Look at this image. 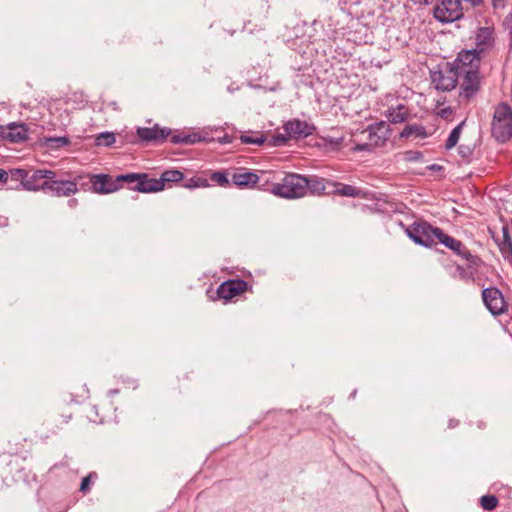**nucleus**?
I'll return each instance as SVG.
<instances>
[{"label":"nucleus","instance_id":"1","mask_svg":"<svg viewBox=\"0 0 512 512\" xmlns=\"http://www.w3.org/2000/svg\"><path fill=\"white\" fill-rule=\"evenodd\" d=\"M459 66V91L460 103H469L474 100L481 90L483 77L480 73L479 58L471 51H460L458 53Z\"/></svg>","mask_w":512,"mask_h":512},{"label":"nucleus","instance_id":"2","mask_svg":"<svg viewBox=\"0 0 512 512\" xmlns=\"http://www.w3.org/2000/svg\"><path fill=\"white\" fill-rule=\"evenodd\" d=\"M276 180V175L272 172L271 182L267 191L275 196L285 199H299L305 197L306 176L297 173H284V176Z\"/></svg>","mask_w":512,"mask_h":512},{"label":"nucleus","instance_id":"3","mask_svg":"<svg viewBox=\"0 0 512 512\" xmlns=\"http://www.w3.org/2000/svg\"><path fill=\"white\" fill-rule=\"evenodd\" d=\"M56 176V172L48 169H12L10 170V178L20 181L24 189L29 191H46L49 179Z\"/></svg>","mask_w":512,"mask_h":512},{"label":"nucleus","instance_id":"4","mask_svg":"<svg viewBox=\"0 0 512 512\" xmlns=\"http://www.w3.org/2000/svg\"><path fill=\"white\" fill-rule=\"evenodd\" d=\"M491 134L498 143H506L512 138V109L507 103L501 102L495 107Z\"/></svg>","mask_w":512,"mask_h":512},{"label":"nucleus","instance_id":"5","mask_svg":"<svg viewBox=\"0 0 512 512\" xmlns=\"http://www.w3.org/2000/svg\"><path fill=\"white\" fill-rule=\"evenodd\" d=\"M462 62H458V56L452 62H445L438 66V69L431 71V82L437 90L451 91L459 80V66Z\"/></svg>","mask_w":512,"mask_h":512},{"label":"nucleus","instance_id":"6","mask_svg":"<svg viewBox=\"0 0 512 512\" xmlns=\"http://www.w3.org/2000/svg\"><path fill=\"white\" fill-rule=\"evenodd\" d=\"M272 172L260 171V173L250 172L246 168H239L232 174L231 182L240 188H253L267 191L271 182Z\"/></svg>","mask_w":512,"mask_h":512},{"label":"nucleus","instance_id":"7","mask_svg":"<svg viewBox=\"0 0 512 512\" xmlns=\"http://www.w3.org/2000/svg\"><path fill=\"white\" fill-rule=\"evenodd\" d=\"M389 126L384 121L371 124L362 133H367L368 142L356 144L354 151H371L385 144L388 138Z\"/></svg>","mask_w":512,"mask_h":512},{"label":"nucleus","instance_id":"8","mask_svg":"<svg viewBox=\"0 0 512 512\" xmlns=\"http://www.w3.org/2000/svg\"><path fill=\"white\" fill-rule=\"evenodd\" d=\"M433 14L441 23H451L463 16L460 0H439L435 5Z\"/></svg>","mask_w":512,"mask_h":512},{"label":"nucleus","instance_id":"9","mask_svg":"<svg viewBox=\"0 0 512 512\" xmlns=\"http://www.w3.org/2000/svg\"><path fill=\"white\" fill-rule=\"evenodd\" d=\"M436 228L425 221L414 222L406 229V234L416 244L431 247L434 244Z\"/></svg>","mask_w":512,"mask_h":512},{"label":"nucleus","instance_id":"10","mask_svg":"<svg viewBox=\"0 0 512 512\" xmlns=\"http://www.w3.org/2000/svg\"><path fill=\"white\" fill-rule=\"evenodd\" d=\"M482 299L487 309L494 316L502 315L507 310L504 296L496 287L485 288L482 291Z\"/></svg>","mask_w":512,"mask_h":512},{"label":"nucleus","instance_id":"11","mask_svg":"<svg viewBox=\"0 0 512 512\" xmlns=\"http://www.w3.org/2000/svg\"><path fill=\"white\" fill-rule=\"evenodd\" d=\"M170 134H172V129L160 127L158 124H155L153 127L137 128V136L143 143L161 144L168 140Z\"/></svg>","mask_w":512,"mask_h":512},{"label":"nucleus","instance_id":"12","mask_svg":"<svg viewBox=\"0 0 512 512\" xmlns=\"http://www.w3.org/2000/svg\"><path fill=\"white\" fill-rule=\"evenodd\" d=\"M248 289V283L242 279H229L221 283L217 290V298L223 299L226 302L232 298L241 295Z\"/></svg>","mask_w":512,"mask_h":512},{"label":"nucleus","instance_id":"13","mask_svg":"<svg viewBox=\"0 0 512 512\" xmlns=\"http://www.w3.org/2000/svg\"><path fill=\"white\" fill-rule=\"evenodd\" d=\"M475 40L476 47L474 49H470L469 51L474 52V54L479 58V63H481V55L486 51L490 50L491 48H493L494 46V28H479L476 33Z\"/></svg>","mask_w":512,"mask_h":512},{"label":"nucleus","instance_id":"14","mask_svg":"<svg viewBox=\"0 0 512 512\" xmlns=\"http://www.w3.org/2000/svg\"><path fill=\"white\" fill-rule=\"evenodd\" d=\"M122 187L118 184L116 178L113 179L108 174L91 175V191L96 194H109L116 192Z\"/></svg>","mask_w":512,"mask_h":512},{"label":"nucleus","instance_id":"15","mask_svg":"<svg viewBox=\"0 0 512 512\" xmlns=\"http://www.w3.org/2000/svg\"><path fill=\"white\" fill-rule=\"evenodd\" d=\"M0 137L11 143H20L28 138V128L23 123H9L0 125Z\"/></svg>","mask_w":512,"mask_h":512},{"label":"nucleus","instance_id":"16","mask_svg":"<svg viewBox=\"0 0 512 512\" xmlns=\"http://www.w3.org/2000/svg\"><path fill=\"white\" fill-rule=\"evenodd\" d=\"M168 139L174 145H193L199 142H210L211 140L207 133H188L180 130H172V134L169 135Z\"/></svg>","mask_w":512,"mask_h":512},{"label":"nucleus","instance_id":"17","mask_svg":"<svg viewBox=\"0 0 512 512\" xmlns=\"http://www.w3.org/2000/svg\"><path fill=\"white\" fill-rule=\"evenodd\" d=\"M283 128L288 137L294 139L308 137L315 131L314 125L296 118L286 122Z\"/></svg>","mask_w":512,"mask_h":512},{"label":"nucleus","instance_id":"18","mask_svg":"<svg viewBox=\"0 0 512 512\" xmlns=\"http://www.w3.org/2000/svg\"><path fill=\"white\" fill-rule=\"evenodd\" d=\"M76 184L71 180L57 179L56 176L49 179L45 193L56 197H69L76 193Z\"/></svg>","mask_w":512,"mask_h":512},{"label":"nucleus","instance_id":"19","mask_svg":"<svg viewBox=\"0 0 512 512\" xmlns=\"http://www.w3.org/2000/svg\"><path fill=\"white\" fill-rule=\"evenodd\" d=\"M160 183L159 179L149 178L148 174L140 173L138 183L131 187V189L142 193L159 192L163 190V186Z\"/></svg>","mask_w":512,"mask_h":512},{"label":"nucleus","instance_id":"20","mask_svg":"<svg viewBox=\"0 0 512 512\" xmlns=\"http://www.w3.org/2000/svg\"><path fill=\"white\" fill-rule=\"evenodd\" d=\"M451 250L467 261L468 268H478L482 263L480 257L473 255L460 240L451 248Z\"/></svg>","mask_w":512,"mask_h":512},{"label":"nucleus","instance_id":"21","mask_svg":"<svg viewBox=\"0 0 512 512\" xmlns=\"http://www.w3.org/2000/svg\"><path fill=\"white\" fill-rule=\"evenodd\" d=\"M324 179L316 175L306 176L305 184V196L311 195H322L325 192Z\"/></svg>","mask_w":512,"mask_h":512},{"label":"nucleus","instance_id":"22","mask_svg":"<svg viewBox=\"0 0 512 512\" xmlns=\"http://www.w3.org/2000/svg\"><path fill=\"white\" fill-rule=\"evenodd\" d=\"M330 184L333 187H335V190L332 192V194H334V195H339V196H343V197H351V198L363 196L361 189H359L353 185L344 184L341 182H330Z\"/></svg>","mask_w":512,"mask_h":512},{"label":"nucleus","instance_id":"23","mask_svg":"<svg viewBox=\"0 0 512 512\" xmlns=\"http://www.w3.org/2000/svg\"><path fill=\"white\" fill-rule=\"evenodd\" d=\"M498 246L503 258L512 263V239L507 226L502 228V240Z\"/></svg>","mask_w":512,"mask_h":512},{"label":"nucleus","instance_id":"24","mask_svg":"<svg viewBox=\"0 0 512 512\" xmlns=\"http://www.w3.org/2000/svg\"><path fill=\"white\" fill-rule=\"evenodd\" d=\"M408 110L404 105L389 108L386 111V117L390 123L399 124L408 119Z\"/></svg>","mask_w":512,"mask_h":512},{"label":"nucleus","instance_id":"25","mask_svg":"<svg viewBox=\"0 0 512 512\" xmlns=\"http://www.w3.org/2000/svg\"><path fill=\"white\" fill-rule=\"evenodd\" d=\"M242 144L247 145H263L267 141V137L262 132H249L248 134H241L239 137Z\"/></svg>","mask_w":512,"mask_h":512},{"label":"nucleus","instance_id":"26","mask_svg":"<svg viewBox=\"0 0 512 512\" xmlns=\"http://www.w3.org/2000/svg\"><path fill=\"white\" fill-rule=\"evenodd\" d=\"M159 182L160 185L163 186V189L165 188L167 183H177L184 179V174L180 170L171 169V170H165L160 178Z\"/></svg>","mask_w":512,"mask_h":512},{"label":"nucleus","instance_id":"27","mask_svg":"<svg viewBox=\"0 0 512 512\" xmlns=\"http://www.w3.org/2000/svg\"><path fill=\"white\" fill-rule=\"evenodd\" d=\"M465 122H461L459 123L449 134L447 140H446V143H445V148L447 150H450L452 149L453 147L456 146V144L458 143L459 141V138H460V134H461V131H462V128L464 126Z\"/></svg>","mask_w":512,"mask_h":512},{"label":"nucleus","instance_id":"28","mask_svg":"<svg viewBox=\"0 0 512 512\" xmlns=\"http://www.w3.org/2000/svg\"><path fill=\"white\" fill-rule=\"evenodd\" d=\"M91 175H77L71 180V182H74L76 185V193L79 190L83 191H91Z\"/></svg>","mask_w":512,"mask_h":512},{"label":"nucleus","instance_id":"29","mask_svg":"<svg viewBox=\"0 0 512 512\" xmlns=\"http://www.w3.org/2000/svg\"><path fill=\"white\" fill-rule=\"evenodd\" d=\"M435 239H437L441 244H443L445 247L449 248L450 250L459 241L456 238L444 233L443 230L440 228H436Z\"/></svg>","mask_w":512,"mask_h":512},{"label":"nucleus","instance_id":"30","mask_svg":"<svg viewBox=\"0 0 512 512\" xmlns=\"http://www.w3.org/2000/svg\"><path fill=\"white\" fill-rule=\"evenodd\" d=\"M480 504L483 510L492 511L498 506L499 501L495 495H483L480 498Z\"/></svg>","mask_w":512,"mask_h":512},{"label":"nucleus","instance_id":"31","mask_svg":"<svg viewBox=\"0 0 512 512\" xmlns=\"http://www.w3.org/2000/svg\"><path fill=\"white\" fill-rule=\"evenodd\" d=\"M115 143V135L111 132L100 133L96 139L95 144L97 146L109 147Z\"/></svg>","mask_w":512,"mask_h":512},{"label":"nucleus","instance_id":"32","mask_svg":"<svg viewBox=\"0 0 512 512\" xmlns=\"http://www.w3.org/2000/svg\"><path fill=\"white\" fill-rule=\"evenodd\" d=\"M70 144V139L66 136L50 137L46 139V145L51 149H59Z\"/></svg>","mask_w":512,"mask_h":512},{"label":"nucleus","instance_id":"33","mask_svg":"<svg viewBox=\"0 0 512 512\" xmlns=\"http://www.w3.org/2000/svg\"><path fill=\"white\" fill-rule=\"evenodd\" d=\"M468 269H469L468 267H467V269H465L463 266L457 264L455 266V271L453 273H451V277L459 278L464 281L471 280V279H473L474 272L468 271ZM474 269L476 270L477 268H474Z\"/></svg>","mask_w":512,"mask_h":512},{"label":"nucleus","instance_id":"34","mask_svg":"<svg viewBox=\"0 0 512 512\" xmlns=\"http://www.w3.org/2000/svg\"><path fill=\"white\" fill-rule=\"evenodd\" d=\"M425 128L420 125H408L401 132V137H409L411 135H416L418 137L425 136Z\"/></svg>","mask_w":512,"mask_h":512},{"label":"nucleus","instance_id":"35","mask_svg":"<svg viewBox=\"0 0 512 512\" xmlns=\"http://www.w3.org/2000/svg\"><path fill=\"white\" fill-rule=\"evenodd\" d=\"M185 188H199V187H207L209 186L208 180L203 177L194 176L188 180L185 181L183 184Z\"/></svg>","mask_w":512,"mask_h":512},{"label":"nucleus","instance_id":"36","mask_svg":"<svg viewBox=\"0 0 512 512\" xmlns=\"http://www.w3.org/2000/svg\"><path fill=\"white\" fill-rule=\"evenodd\" d=\"M210 180L216 182L218 185L222 187H226L229 185L228 174L224 171H215L211 173Z\"/></svg>","mask_w":512,"mask_h":512},{"label":"nucleus","instance_id":"37","mask_svg":"<svg viewBox=\"0 0 512 512\" xmlns=\"http://www.w3.org/2000/svg\"><path fill=\"white\" fill-rule=\"evenodd\" d=\"M98 475L96 472H90L87 476L82 478L79 491L86 494L90 491V485L97 479Z\"/></svg>","mask_w":512,"mask_h":512},{"label":"nucleus","instance_id":"38","mask_svg":"<svg viewBox=\"0 0 512 512\" xmlns=\"http://www.w3.org/2000/svg\"><path fill=\"white\" fill-rule=\"evenodd\" d=\"M289 139L291 138L285 132V134L278 133L273 135L270 139L267 138V141L270 146L276 147L286 144Z\"/></svg>","mask_w":512,"mask_h":512},{"label":"nucleus","instance_id":"39","mask_svg":"<svg viewBox=\"0 0 512 512\" xmlns=\"http://www.w3.org/2000/svg\"><path fill=\"white\" fill-rule=\"evenodd\" d=\"M140 177V173H128V174H122L118 175L116 177V181L118 184H121L122 182L128 183V184H137Z\"/></svg>","mask_w":512,"mask_h":512},{"label":"nucleus","instance_id":"40","mask_svg":"<svg viewBox=\"0 0 512 512\" xmlns=\"http://www.w3.org/2000/svg\"><path fill=\"white\" fill-rule=\"evenodd\" d=\"M423 154L420 151L409 150L404 152V160L407 162H418L422 160Z\"/></svg>","mask_w":512,"mask_h":512},{"label":"nucleus","instance_id":"41","mask_svg":"<svg viewBox=\"0 0 512 512\" xmlns=\"http://www.w3.org/2000/svg\"><path fill=\"white\" fill-rule=\"evenodd\" d=\"M214 140H217L220 144H229V143H232L233 141V137L228 135V134H224L222 137H218L217 139L215 138H212Z\"/></svg>","mask_w":512,"mask_h":512},{"label":"nucleus","instance_id":"42","mask_svg":"<svg viewBox=\"0 0 512 512\" xmlns=\"http://www.w3.org/2000/svg\"><path fill=\"white\" fill-rule=\"evenodd\" d=\"M459 153L462 157L466 158L472 155V149L468 146L461 145L459 147Z\"/></svg>","mask_w":512,"mask_h":512},{"label":"nucleus","instance_id":"43","mask_svg":"<svg viewBox=\"0 0 512 512\" xmlns=\"http://www.w3.org/2000/svg\"><path fill=\"white\" fill-rule=\"evenodd\" d=\"M10 177V172L7 173L4 169L0 168V182L7 183Z\"/></svg>","mask_w":512,"mask_h":512},{"label":"nucleus","instance_id":"44","mask_svg":"<svg viewBox=\"0 0 512 512\" xmlns=\"http://www.w3.org/2000/svg\"><path fill=\"white\" fill-rule=\"evenodd\" d=\"M506 4V0H492V5L494 8H504Z\"/></svg>","mask_w":512,"mask_h":512},{"label":"nucleus","instance_id":"45","mask_svg":"<svg viewBox=\"0 0 512 512\" xmlns=\"http://www.w3.org/2000/svg\"><path fill=\"white\" fill-rule=\"evenodd\" d=\"M459 425V420L457 419H450L448 422V428L452 429Z\"/></svg>","mask_w":512,"mask_h":512},{"label":"nucleus","instance_id":"46","mask_svg":"<svg viewBox=\"0 0 512 512\" xmlns=\"http://www.w3.org/2000/svg\"><path fill=\"white\" fill-rule=\"evenodd\" d=\"M68 205L71 208H75L78 205V200L75 199V198L69 199L68 200Z\"/></svg>","mask_w":512,"mask_h":512},{"label":"nucleus","instance_id":"47","mask_svg":"<svg viewBox=\"0 0 512 512\" xmlns=\"http://www.w3.org/2000/svg\"><path fill=\"white\" fill-rule=\"evenodd\" d=\"M62 423H67L72 418V413L63 414L62 415Z\"/></svg>","mask_w":512,"mask_h":512},{"label":"nucleus","instance_id":"48","mask_svg":"<svg viewBox=\"0 0 512 512\" xmlns=\"http://www.w3.org/2000/svg\"><path fill=\"white\" fill-rule=\"evenodd\" d=\"M508 21L511 23L510 40H511V45H512V12L509 15Z\"/></svg>","mask_w":512,"mask_h":512},{"label":"nucleus","instance_id":"49","mask_svg":"<svg viewBox=\"0 0 512 512\" xmlns=\"http://www.w3.org/2000/svg\"><path fill=\"white\" fill-rule=\"evenodd\" d=\"M430 168H431V169H434V170H437V169H440L441 167H440V166H438V165H435V164H434V165H432Z\"/></svg>","mask_w":512,"mask_h":512}]
</instances>
